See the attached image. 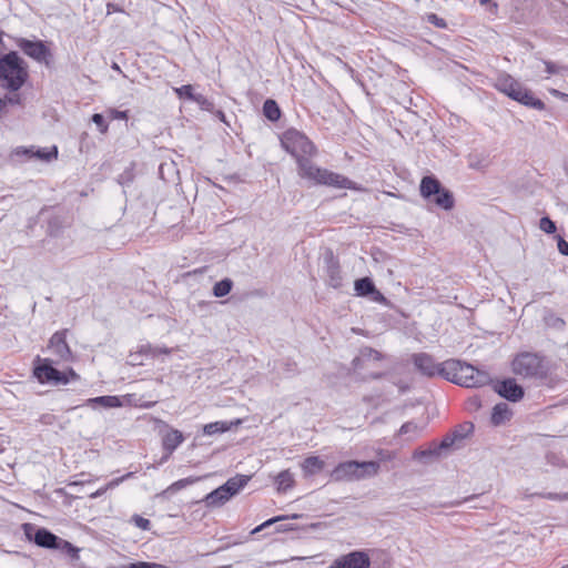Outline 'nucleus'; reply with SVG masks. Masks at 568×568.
Segmentation results:
<instances>
[{"mask_svg":"<svg viewBox=\"0 0 568 568\" xmlns=\"http://www.w3.org/2000/svg\"><path fill=\"white\" fill-rule=\"evenodd\" d=\"M355 291L357 295H368L375 292V285L368 277H364L355 282Z\"/></svg>","mask_w":568,"mask_h":568,"instance_id":"a878e982","label":"nucleus"},{"mask_svg":"<svg viewBox=\"0 0 568 568\" xmlns=\"http://www.w3.org/2000/svg\"><path fill=\"white\" fill-rule=\"evenodd\" d=\"M274 484L278 493H285L288 489L293 488L295 485L294 474L290 469L280 471L274 477Z\"/></svg>","mask_w":568,"mask_h":568,"instance_id":"a211bd4d","label":"nucleus"},{"mask_svg":"<svg viewBox=\"0 0 568 568\" xmlns=\"http://www.w3.org/2000/svg\"><path fill=\"white\" fill-rule=\"evenodd\" d=\"M201 479V477H187L180 479L173 484H171L166 489H164L159 496H166L169 494H174L181 489H184L185 487L197 483Z\"/></svg>","mask_w":568,"mask_h":568,"instance_id":"5701e85b","label":"nucleus"},{"mask_svg":"<svg viewBox=\"0 0 568 568\" xmlns=\"http://www.w3.org/2000/svg\"><path fill=\"white\" fill-rule=\"evenodd\" d=\"M263 112L264 115L271 121H276L281 116L280 108L274 100H266L264 102Z\"/></svg>","mask_w":568,"mask_h":568,"instance_id":"393cba45","label":"nucleus"},{"mask_svg":"<svg viewBox=\"0 0 568 568\" xmlns=\"http://www.w3.org/2000/svg\"><path fill=\"white\" fill-rule=\"evenodd\" d=\"M509 414H510V412H509L507 404H505V403L497 404V405H495V407L493 409L491 422L495 425H499L509 418Z\"/></svg>","mask_w":568,"mask_h":568,"instance_id":"b1692460","label":"nucleus"},{"mask_svg":"<svg viewBox=\"0 0 568 568\" xmlns=\"http://www.w3.org/2000/svg\"><path fill=\"white\" fill-rule=\"evenodd\" d=\"M28 77V65L17 52H9L0 58V85L3 89L18 91Z\"/></svg>","mask_w":568,"mask_h":568,"instance_id":"7ed1b4c3","label":"nucleus"},{"mask_svg":"<svg viewBox=\"0 0 568 568\" xmlns=\"http://www.w3.org/2000/svg\"><path fill=\"white\" fill-rule=\"evenodd\" d=\"M379 463L377 462H345L338 464L331 476L334 480H362L376 476L379 473Z\"/></svg>","mask_w":568,"mask_h":568,"instance_id":"20e7f679","label":"nucleus"},{"mask_svg":"<svg viewBox=\"0 0 568 568\" xmlns=\"http://www.w3.org/2000/svg\"><path fill=\"white\" fill-rule=\"evenodd\" d=\"M132 520L134 521V524L136 525V527L143 529V530H148L150 528V520L146 519V518H143L139 515H134Z\"/></svg>","mask_w":568,"mask_h":568,"instance_id":"ea45409f","label":"nucleus"},{"mask_svg":"<svg viewBox=\"0 0 568 568\" xmlns=\"http://www.w3.org/2000/svg\"><path fill=\"white\" fill-rule=\"evenodd\" d=\"M241 424H242V419H235L233 422H214V423L206 424L203 427V432L205 435H214L217 433L227 432V430L232 429L233 427H236Z\"/></svg>","mask_w":568,"mask_h":568,"instance_id":"aec40b11","label":"nucleus"},{"mask_svg":"<svg viewBox=\"0 0 568 568\" xmlns=\"http://www.w3.org/2000/svg\"><path fill=\"white\" fill-rule=\"evenodd\" d=\"M90 403H98L103 407H120L122 405L120 398L118 396H100L95 398H91Z\"/></svg>","mask_w":568,"mask_h":568,"instance_id":"cd10ccee","label":"nucleus"},{"mask_svg":"<svg viewBox=\"0 0 568 568\" xmlns=\"http://www.w3.org/2000/svg\"><path fill=\"white\" fill-rule=\"evenodd\" d=\"M495 88L527 106H531L537 110H544L545 103L535 98L530 91L525 89L519 82L508 74H501L496 79Z\"/></svg>","mask_w":568,"mask_h":568,"instance_id":"39448f33","label":"nucleus"},{"mask_svg":"<svg viewBox=\"0 0 568 568\" xmlns=\"http://www.w3.org/2000/svg\"><path fill=\"white\" fill-rule=\"evenodd\" d=\"M545 67H546V72L548 74H555L561 70V68H559L558 65H556L552 62H545Z\"/></svg>","mask_w":568,"mask_h":568,"instance_id":"37998d69","label":"nucleus"},{"mask_svg":"<svg viewBox=\"0 0 568 568\" xmlns=\"http://www.w3.org/2000/svg\"><path fill=\"white\" fill-rule=\"evenodd\" d=\"M27 153H31L33 156H37L38 159L42 161H51L53 159H57L58 156V149L57 146H52L51 149H39L36 152L27 151Z\"/></svg>","mask_w":568,"mask_h":568,"instance_id":"bb28decb","label":"nucleus"},{"mask_svg":"<svg viewBox=\"0 0 568 568\" xmlns=\"http://www.w3.org/2000/svg\"><path fill=\"white\" fill-rule=\"evenodd\" d=\"M34 377L41 384L49 385H65L70 381H77L79 375L73 369L60 372L52 366V362L49 358H38L37 365L33 369Z\"/></svg>","mask_w":568,"mask_h":568,"instance_id":"423d86ee","label":"nucleus"},{"mask_svg":"<svg viewBox=\"0 0 568 568\" xmlns=\"http://www.w3.org/2000/svg\"><path fill=\"white\" fill-rule=\"evenodd\" d=\"M300 517H301V515H298V514H294V515L291 516V518H293V519H297Z\"/></svg>","mask_w":568,"mask_h":568,"instance_id":"8fccbe9b","label":"nucleus"},{"mask_svg":"<svg viewBox=\"0 0 568 568\" xmlns=\"http://www.w3.org/2000/svg\"><path fill=\"white\" fill-rule=\"evenodd\" d=\"M371 560L364 551H352L337 558L328 568H369Z\"/></svg>","mask_w":568,"mask_h":568,"instance_id":"6e6552de","label":"nucleus"},{"mask_svg":"<svg viewBox=\"0 0 568 568\" xmlns=\"http://www.w3.org/2000/svg\"><path fill=\"white\" fill-rule=\"evenodd\" d=\"M184 440L183 434L178 429H170L164 434L162 438V446L165 452L164 459H168L171 454L178 448Z\"/></svg>","mask_w":568,"mask_h":568,"instance_id":"ddd939ff","label":"nucleus"},{"mask_svg":"<svg viewBox=\"0 0 568 568\" xmlns=\"http://www.w3.org/2000/svg\"><path fill=\"white\" fill-rule=\"evenodd\" d=\"M433 202L444 210H450L454 206V199L452 193L442 187L438 193L432 196Z\"/></svg>","mask_w":568,"mask_h":568,"instance_id":"412c9836","label":"nucleus"},{"mask_svg":"<svg viewBox=\"0 0 568 568\" xmlns=\"http://www.w3.org/2000/svg\"><path fill=\"white\" fill-rule=\"evenodd\" d=\"M132 476V473H128L125 474L124 476L122 477H119V478H115L113 480H111L105 487L103 488H100L98 489L97 491L92 493L90 495L91 498H97V497H100L102 496L108 489L110 488H114L116 487L118 485H120L123 480H125L126 478L131 477Z\"/></svg>","mask_w":568,"mask_h":568,"instance_id":"c756f323","label":"nucleus"},{"mask_svg":"<svg viewBox=\"0 0 568 568\" xmlns=\"http://www.w3.org/2000/svg\"><path fill=\"white\" fill-rule=\"evenodd\" d=\"M440 182L433 176H424L420 182V194L423 197L430 200L433 195L442 189Z\"/></svg>","mask_w":568,"mask_h":568,"instance_id":"6ab92c4d","label":"nucleus"},{"mask_svg":"<svg viewBox=\"0 0 568 568\" xmlns=\"http://www.w3.org/2000/svg\"><path fill=\"white\" fill-rule=\"evenodd\" d=\"M324 467H325V462L317 456L306 457L301 463V468H302L304 477L314 476V475L318 474L320 471H322L324 469Z\"/></svg>","mask_w":568,"mask_h":568,"instance_id":"dca6fc26","label":"nucleus"},{"mask_svg":"<svg viewBox=\"0 0 568 568\" xmlns=\"http://www.w3.org/2000/svg\"><path fill=\"white\" fill-rule=\"evenodd\" d=\"M539 227L547 234H552L556 232L555 223L547 216L540 219Z\"/></svg>","mask_w":568,"mask_h":568,"instance_id":"72a5a7b5","label":"nucleus"},{"mask_svg":"<svg viewBox=\"0 0 568 568\" xmlns=\"http://www.w3.org/2000/svg\"><path fill=\"white\" fill-rule=\"evenodd\" d=\"M20 48L27 55L39 62L44 61L49 54L47 47L41 41L33 42L29 40H22L20 42Z\"/></svg>","mask_w":568,"mask_h":568,"instance_id":"f8f14e48","label":"nucleus"},{"mask_svg":"<svg viewBox=\"0 0 568 568\" xmlns=\"http://www.w3.org/2000/svg\"><path fill=\"white\" fill-rule=\"evenodd\" d=\"M60 548L65 550L68 554H70L72 557L77 558L79 549L74 547L71 542L67 540H60Z\"/></svg>","mask_w":568,"mask_h":568,"instance_id":"e433bc0d","label":"nucleus"},{"mask_svg":"<svg viewBox=\"0 0 568 568\" xmlns=\"http://www.w3.org/2000/svg\"><path fill=\"white\" fill-rule=\"evenodd\" d=\"M383 358V355L373 348L366 347L361 351V355L357 358L362 362H371V361H381Z\"/></svg>","mask_w":568,"mask_h":568,"instance_id":"7c9ffc66","label":"nucleus"},{"mask_svg":"<svg viewBox=\"0 0 568 568\" xmlns=\"http://www.w3.org/2000/svg\"><path fill=\"white\" fill-rule=\"evenodd\" d=\"M3 100H6V105L8 103H10V104H18V105L22 103L20 94L7 95Z\"/></svg>","mask_w":568,"mask_h":568,"instance_id":"79ce46f5","label":"nucleus"},{"mask_svg":"<svg viewBox=\"0 0 568 568\" xmlns=\"http://www.w3.org/2000/svg\"><path fill=\"white\" fill-rule=\"evenodd\" d=\"M92 121L98 125L101 133H105L108 131V125L105 124L104 119L101 114H93Z\"/></svg>","mask_w":568,"mask_h":568,"instance_id":"a19ab883","label":"nucleus"},{"mask_svg":"<svg viewBox=\"0 0 568 568\" xmlns=\"http://www.w3.org/2000/svg\"><path fill=\"white\" fill-rule=\"evenodd\" d=\"M141 353L148 354L152 357H156L160 354H170L171 349H169L166 347H152V346L148 345V346L141 347Z\"/></svg>","mask_w":568,"mask_h":568,"instance_id":"2f4dec72","label":"nucleus"},{"mask_svg":"<svg viewBox=\"0 0 568 568\" xmlns=\"http://www.w3.org/2000/svg\"><path fill=\"white\" fill-rule=\"evenodd\" d=\"M442 369L445 378L465 387H479L489 382L488 374L457 359L445 361Z\"/></svg>","mask_w":568,"mask_h":568,"instance_id":"f03ea898","label":"nucleus"},{"mask_svg":"<svg viewBox=\"0 0 568 568\" xmlns=\"http://www.w3.org/2000/svg\"><path fill=\"white\" fill-rule=\"evenodd\" d=\"M4 109H6V100L0 99V114L4 111Z\"/></svg>","mask_w":568,"mask_h":568,"instance_id":"de8ad7c7","label":"nucleus"},{"mask_svg":"<svg viewBox=\"0 0 568 568\" xmlns=\"http://www.w3.org/2000/svg\"><path fill=\"white\" fill-rule=\"evenodd\" d=\"M230 496L227 493H225V489L220 486L219 488L214 489L210 494H207L203 501L205 503L206 507H221L224 504H226L230 500Z\"/></svg>","mask_w":568,"mask_h":568,"instance_id":"f3484780","label":"nucleus"},{"mask_svg":"<svg viewBox=\"0 0 568 568\" xmlns=\"http://www.w3.org/2000/svg\"><path fill=\"white\" fill-rule=\"evenodd\" d=\"M491 0H479L481 6H485L486 3L490 2Z\"/></svg>","mask_w":568,"mask_h":568,"instance_id":"09e8293b","label":"nucleus"},{"mask_svg":"<svg viewBox=\"0 0 568 568\" xmlns=\"http://www.w3.org/2000/svg\"><path fill=\"white\" fill-rule=\"evenodd\" d=\"M342 284V277L339 275V272L337 268H332L331 270V275H329V285L337 288L339 287Z\"/></svg>","mask_w":568,"mask_h":568,"instance_id":"4c0bfd02","label":"nucleus"},{"mask_svg":"<svg viewBox=\"0 0 568 568\" xmlns=\"http://www.w3.org/2000/svg\"><path fill=\"white\" fill-rule=\"evenodd\" d=\"M550 94L554 95V97H557L559 99H562V100H568V94L567 93H562L556 89H550L549 90Z\"/></svg>","mask_w":568,"mask_h":568,"instance_id":"49530a36","label":"nucleus"},{"mask_svg":"<svg viewBox=\"0 0 568 568\" xmlns=\"http://www.w3.org/2000/svg\"><path fill=\"white\" fill-rule=\"evenodd\" d=\"M285 530H286V528H282V527L277 528V531H285Z\"/></svg>","mask_w":568,"mask_h":568,"instance_id":"3c124183","label":"nucleus"},{"mask_svg":"<svg viewBox=\"0 0 568 568\" xmlns=\"http://www.w3.org/2000/svg\"><path fill=\"white\" fill-rule=\"evenodd\" d=\"M424 430V426L413 422L404 424L399 429V435L406 436L408 440L418 438Z\"/></svg>","mask_w":568,"mask_h":568,"instance_id":"4be33fe9","label":"nucleus"},{"mask_svg":"<svg viewBox=\"0 0 568 568\" xmlns=\"http://www.w3.org/2000/svg\"><path fill=\"white\" fill-rule=\"evenodd\" d=\"M232 285H233V283L231 280H229V278L222 280L214 285L213 294L216 297H223L231 292Z\"/></svg>","mask_w":568,"mask_h":568,"instance_id":"c85d7f7f","label":"nucleus"},{"mask_svg":"<svg viewBox=\"0 0 568 568\" xmlns=\"http://www.w3.org/2000/svg\"><path fill=\"white\" fill-rule=\"evenodd\" d=\"M415 366L419 369L420 373L427 376L442 375L443 369L442 364L435 363L432 356L427 354H418L414 357Z\"/></svg>","mask_w":568,"mask_h":568,"instance_id":"9d476101","label":"nucleus"},{"mask_svg":"<svg viewBox=\"0 0 568 568\" xmlns=\"http://www.w3.org/2000/svg\"><path fill=\"white\" fill-rule=\"evenodd\" d=\"M194 102H196L201 109L203 110H207L210 111L212 108H213V104L212 102H210L204 95L202 94H196V97H194Z\"/></svg>","mask_w":568,"mask_h":568,"instance_id":"58836bf2","label":"nucleus"},{"mask_svg":"<svg viewBox=\"0 0 568 568\" xmlns=\"http://www.w3.org/2000/svg\"><path fill=\"white\" fill-rule=\"evenodd\" d=\"M251 476L247 475H236L230 478L222 487L225 489V493L230 496V498L237 495L250 481Z\"/></svg>","mask_w":568,"mask_h":568,"instance_id":"2eb2a0df","label":"nucleus"},{"mask_svg":"<svg viewBox=\"0 0 568 568\" xmlns=\"http://www.w3.org/2000/svg\"><path fill=\"white\" fill-rule=\"evenodd\" d=\"M33 540L38 546L43 548H60L61 539L51 531L41 528L37 530Z\"/></svg>","mask_w":568,"mask_h":568,"instance_id":"4468645a","label":"nucleus"},{"mask_svg":"<svg viewBox=\"0 0 568 568\" xmlns=\"http://www.w3.org/2000/svg\"><path fill=\"white\" fill-rule=\"evenodd\" d=\"M281 143L282 146L296 159L298 163V174L302 179L338 189L357 190L355 183L344 175L321 169L307 159L315 154V146L302 132L295 129L286 130L281 138Z\"/></svg>","mask_w":568,"mask_h":568,"instance_id":"f257e3e1","label":"nucleus"},{"mask_svg":"<svg viewBox=\"0 0 568 568\" xmlns=\"http://www.w3.org/2000/svg\"><path fill=\"white\" fill-rule=\"evenodd\" d=\"M129 568H169L164 565L146 561H138L129 565Z\"/></svg>","mask_w":568,"mask_h":568,"instance_id":"c9c22d12","label":"nucleus"},{"mask_svg":"<svg viewBox=\"0 0 568 568\" xmlns=\"http://www.w3.org/2000/svg\"><path fill=\"white\" fill-rule=\"evenodd\" d=\"M49 349L61 361L71 358V349L65 341V332H57L49 341Z\"/></svg>","mask_w":568,"mask_h":568,"instance_id":"1a4fd4ad","label":"nucleus"},{"mask_svg":"<svg viewBox=\"0 0 568 568\" xmlns=\"http://www.w3.org/2000/svg\"><path fill=\"white\" fill-rule=\"evenodd\" d=\"M174 91L179 98H187L194 101V97H196V94L193 92V87L190 84L175 88Z\"/></svg>","mask_w":568,"mask_h":568,"instance_id":"473e14b6","label":"nucleus"},{"mask_svg":"<svg viewBox=\"0 0 568 568\" xmlns=\"http://www.w3.org/2000/svg\"><path fill=\"white\" fill-rule=\"evenodd\" d=\"M495 390L500 396L511 402H517L524 396L523 388L514 379H506L504 382L498 383L495 386Z\"/></svg>","mask_w":568,"mask_h":568,"instance_id":"9b49d317","label":"nucleus"},{"mask_svg":"<svg viewBox=\"0 0 568 568\" xmlns=\"http://www.w3.org/2000/svg\"><path fill=\"white\" fill-rule=\"evenodd\" d=\"M287 518H288L287 516H277V517L271 518V519L264 521L263 524H261L260 526H257L256 528H254L252 530V534H257V532L262 531L263 529H265L266 527H268L277 521L287 519Z\"/></svg>","mask_w":568,"mask_h":568,"instance_id":"f704fd0d","label":"nucleus"},{"mask_svg":"<svg viewBox=\"0 0 568 568\" xmlns=\"http://www.w3.org/2000/svg\"><path fill=\"white\" fill-rule=\"evenodd\" d=\"M112 116L114 119L126 120L128 119V112L126 111L113 110L112 111Z\"/></svg>","mask_w":568,"mask_h":568,"instance_id":"a18cd8bd","label":"nucleus"},{"mask_svg":"<svg viewBox=\"0 0 568 568\" xmlns=\"http://www.w3.org/2000/svg\"><path fill=\"white\" fill-rule=\"evenodd\" d=\"M558 250L562 255L568 256V243L561 237L558 241Z\"/></svg>","mask_w":568,"mask_h":568,"instance_id":"c03bdc74","label":"nucleus"},{"mask_svg":"<svg viewBox=\"0 0 568 568\" xmlns=\"http://www.w3.org/2000/svg\"><path fill=\"white\" fill-rule=\"evenodd\" d=\"M513 372L523 377H535L542 373V362L536 354L523 353L513 361Z\"/></svg>","mask_w":568,"mask_h":568,"instance_id":"0eeeda50","label":"nucleus"}]
</instances>
